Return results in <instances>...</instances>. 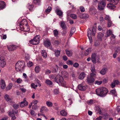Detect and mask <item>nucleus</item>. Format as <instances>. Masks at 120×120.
<instances>
[{
  "mask_svg": "<svg viewBox=\"0 0 120 120\" xmlns=\"http://www.w3.org/2000/svg\"><path fill=\"white\" fill-rule=\"evenodd\" d=\"M33 64L32 62L30 61H29L27 64V66L29 67H30L32 66Z\"/></svg>",
  "mask_w": 120,
  "mask_h": 120,
  "instance_id": "8fccbe9b",
  "label": "nucleus"
},
{
  "mask_svg": "<svg viewBox=\"0 0 120 120\" xmlns=\"http://www.w3.org/2000/svg\"><path fill=\"white\" fill-rule=\"evenodd\" d=\"M45 82L46 84L49 85H51L52 84V82L50 80L48 79L46 80Z\"/></svg>",
  "mask_w": 120,
  "mask_h": 120,
  "instance_id": "473e14b6",
  "label": "nucleus"
},
{
  "mask_svg": "<svg viewBox=\"0 0 120 120\" xmlns=\"http://www.w3.org/2000/svg\"><path fill=\"white\" fill-rule=\"evenodd\" d=\"M109 3L107 5V7L111 9L115 8L116 7L115 6L116 5L118 2V0H108Z\"/></svg>",
  "mask_w": 120,
  "mask_h": 120,
  "instance_id": "7ed1b4c3",
  "label": "nucleus"
},
{
  "mask_svg": "<svg viewBox=\"0 0 120 120\" xmlns=\"http://www.w3.org/2000/svg\"><path fill=\"white\" fill-rule=\"evenodd\" d=\"M41 1V0H33V3L35 4L40 5Z\"/></svg>",
  "mask_w": 120,
  "mask_h": 120,
  "instance_id": "2f4dec72",
  "label": "nucleus"
},
{
  "mask_svg": "<svg viewBox=\"0 0 120 120\" xmlns=\"http://www.w3.org/2000/svg\"><path fill=\"white\" fill-rule=\"evenodd\" d=\"M91 49L90 48H89L88 49L86 50L84 53V55L86 56L88 55L89 53L91 52Z\"/></svg>",
  "mask_w": 120,
  "mask_h": 120,
  "instance_id": "c85d7f7f",
  "label": "nucleus"
},
{
  "mask_svg": "<svg viewBox=\"0 0 120 120\" xmlns=\"http://www.w3.org/2000/svg\"><path fill=\"white\" fill-rule=\"evenodd\" d=\"M28 104L27 102L24 98L23 101L21 102L20 106L21 107H23L27 106Z\"/></svg>",
  "mask_w": 120,
  "mask_h": 120,
  "instance_id": "f8f14e48",
  "label": "nucleus"
},
{
  "mask_svg": "<svg viewBox=\"0 0 120 120\" xmlns=\"http://www.w3.org/2000/svg\"><path fill=\"white\" fill-rule=\"evenodd\" d=\"M73 66L75 68H77L79 66V64L78 63H75L74 64Z\"/></svg>",
  "mask_w": 120,
  "mask_h": 120,
  "instance_id": "4d7b16f0",
  "label": "nucleus"
},
{
  "mask_svg": "<svg viewBox=\"0 0 120 120\" xmlns=\"http://www.w3.org/2000/svg\"><path fill=\"white\" fill-rule=\"evenodd\" d=\"M107 24V27H110L113 24L112 21L111 20L108 21Z\"/></svg>",
  "mask_w": 120,
  "mask_h": 120,
  "instance_id": "ea45409f",
  "label": "nucleus"
},
{
  "mask_svg": "<svg viewBox=\"0 0 120 120\" xmlns=\"http://www.w3.org/2000/svg\"><path fill=\"white\" fill-rule=\"evenodd\" d=\"M107 70V68H104L100 71V73L102 75H105L106 72Z\"/></svg>",
  "mask_w": 120,
  "mask_h": 120,
  "instance_id": "6ab92c4d",
  "label": "nucleus"
},
{
  "mask_svg": "<svg viewBox=\"0 0 120 120\" xmlns=\"http://www.w3.org/2000/svg\"><path fill=\"white\" fill-rule=\"evenodd\" d=\"M40 70V68L38 66H37L35 68V71L36 73H38Z\"/></svg>",
  "mask_w": 120,
  "mask_h": 120,
  "instance_id": "de8ad7c7",
  "label": "nucleus"
},
{
  "mask_svg": "<svg viewBox=\"0 0 120 120\" xmlns=\"http://www.w3.org/2000/svg\"><path fill=\"white\" fill-rule=\"evenodd\" d=\"M104 34L100 32L98 34L97 38L100 40H101V38L103 37Z\"/></svg>",
  "mask_w": 120,
  "mask_h": 120,
  "instance_id": "bb28decb",
  "label": "nucleus"
},
{
  "mask_svg": "<svg viewBox=\"0 0 120 120\" xmlns=\"http://www.w3.org/2000/svg\"><path fill=\"white\" fill-rule=\"evenodd\" d=\"M86 76V74L84 72H82L79 75V78L80 79H83Z\"/></svg>",
  "mask_w": 120,
  "mask_h": 120,
  "instance_id": "aec40b11",
  "label": "nucleus"
},
{
  "mask_svg": "<svg viewBox=\"0 0 120 120\" xmlns=\"http://www.w3.org/2000/svg\"><path fill=\"white\" fill-rule=\"evenodd\" d=\"M0 86L1 88L3 89H4L6 86L4 81L3 79H1V80Z\"/></svg>",
  "mask_w": 120,
  "mask_h": 120,
  "instance_id": "f3484780",
  "label": "nucleus"
},
{
  "mask_svg": "<svg viewBox=\"0 0 120 120\" xmlns=\"http://www.w3.org/2000/svg\"><path fill=\"white\" fill-rule=\"evenodd\" d=\"M22 80L21 79L19 78L17 80V82L18 83H20L22 82Z\"/></svg>",
  "mask_w": 120,
  "mask_h": 120,
  "instance_id": "6e6d98bb",
  "label": "nucleus"
},
{
  "mask_svg": "<svg viewBox=\"0 0 120 120\" xmlns=\"http://www.w3.org/2000/svg\"><path fill=\"white\" fill-rule=\"evenodd\" d=\"M30 114H31L33 116H35L36 115V114H35L34 113V111L32 110H31Z\"/></svg>",
  "mask_w": 120,
  "mask_h": 120,
  "instance_id": "bf43d9fd",
  "label": "nucleus"
},
{
  "mask_svg": "<svg viewBox=\"0 0 120 120\" xmlns=\"http://www.w3.org/2000/svg\"><path fill=\"white\" fill-rule=\"evenodd\" d=\"M60 114L61 116H65L67 115L66 112L64 110H62L60 112Z\"/></svg>",
  "mask_w": 120,
  "mask_h": 120,
  "instance_id": "5701e85b",
  "label": "nucleus"
},
{
  "mask_svg": "<svg viewBox=\"0 0 120 120\" xmlns=\"http://www.w3.org/2000/svg\"><path fill=\"white\" fill-rule=\"evenodd\" d=\"M105 19L108 21L111 20L110 17L108 15H106L105 17Z\"/></svg>",
  "mask_w": 120,
  "mask_h": 120,
  "instance_id": "c9c22d12",
  "label": "nucleus"
},
{
  "mask_svg": "<svg viewBox=\"0 0 120 120\" xmlns=\"http://www.w3.org/2000/svg\"><path fill=\"white\" fill-rule=\"evenodd\" d=\"M70 17L73 19H77V16L75 14H71L70 15Z\"/></svg>",
  "mask_w": 120,
  "mask_h": 120,
  "instance_id": "58836bf2",
  "label": "nucleus"
},
{
  "mask_svg": "<svg viewBox=\"0 0 120 120\" xmlns=\"http://www.w3.org/2000/svg\"><path fill=\"white\" fill-rule=\"evenodd\" d=\"M95 11V9L93 7H91L90 9L89 12L91 14L94 13Z\"/></svg>",
  "mask_w": 120,
  "mask_h": 120,
  "instance_id": "393cba45",
  "label": "nucleus"
},
{
  "mask_svg": "<svg viewBox=\"0 0 120 120\" xmlns=\"http://www.w3.org/2000/svg\"><path fill=\"white\" fill-rule=\"evenodd\" d=\"M91 31L90 29L87 30V35L88 36H91Z\"/></svg>",
  "mask_w": 120,
  "mask_h": 120,
  "instance_id": "09e8293b",
  "label": "nucleus"
},
{
  "mask_svg": "<svg viewBox=\"0 0 120 120\" xmlns=\"http://www.w3.org/2000/svg\"><path fill=\"white\" fill-rule=\"evenodd\" d=\"M79 8L81 12H83L85 11V9L82 6L80 7Z\"/></svg>",
  "mask_w": 120,
  "mask_h": 120,
  "instance_id": "864d4df0",
  "label": "nucleus"
},
{
  "mask_svg": "<svg viewBox=\"0 0 120 120\" xmlns=\"http://www.w3.org/2000/svg\"><path fill=\"white\" fill-rule=\"evenodd\" d=\"M63 76L65 78H66L68 76V74L66 71H65L64 72L63 74Z\"/></svg>",
  "mask_w": 120,
  "mask_h": 120,
  "instance_id": "603ef678",
  "label": "nucleus"
},
{
  "mask_svg": "<svg viewBox=\"0 0 120 120\" xmlns=\"http://www.w3.org/2000/svg\"><path fill=\"white\" fill-rule=\"evenodd\" d=\"M112 32L110 30H108L106 33V34L107 37H108L112 34Z\"/></svg>",
  "mask_w": 120,
  "mask_h": 120,
  "instance_id": "a19ab883",
  "label": "nucleus"
},
{
  "mask_svg": "<svg viewBox=\"0 0 120 120\" xmlns=\"http://www.w3.org/2000/svg\"><path fill=\"white\" fill-rule=\"evenodd\" d=\"M59 93V89H55L54 90V93L55 94H57Z\"/></svg>",
  "mask_w": 120,
  "mask_h": 120,
  "instance_id": "a18cd8bd",
  "label": "nucleus"
},
{
  "mask_svg": "<svg viewBox=\"0 0 120 120\" xmlns=\"http://www.w3.org/2000/svg\"><path fill=\"white\" fill-rule=\"evenodd\" d=\"M101 90H102L101 91L103 95V97L105 96L108 92V90L105 87H100Z\"/></svg>",
  "mask_w": 120,
  "mask_h": 120,
  "instance_id": "6e6552de",
  "label": "nucleus"
},
{
  "mask_svg": "<svg viewBox=\"0 0 120 120\" xmlns=\"http://www.w3.org/2000/svg\"><path fill=\"white\" fill-rule=\"evenodd\" d=\"M53 34L54 36L55 37L58 36V31L57 30H55L53 31Z\"/></svg>",
  "mask_w": 120,
  "mask_h": 120,
  "instance_id": "79ce46f5",
  "label": "nucleus"
},
{
  "mask_svg": "<svg viewBox=\"0 0 120 120\" xmlns=\"http://www.w3.org/2000/svg\"><path fill=\"white\" fill-rule=\"evenodd\" d=\"M102 82L101 81H98L97 80L95 81V84H97L98 85H100L102 83Z\"/></svg>",
  "mask_w": 120,
  "mask_h": 120,
  "instance_id": "5fc2aeb1",
  "label": "nucleus"
},
{
  "mask_svg": "<svg viewBox=\"0 0 120 120\" xmlns=\"http://www.w3.org/2000/svg\"><path fill=\"white\" fill-rule=\"evenodd\" d=\"M65 51L67 55L68 56H72L73 53L71 50H66Z\"/></svg>",
  "mask_w": 120,
  "mask_h": 120,
  "instance_id": "b1692460",
  "label": "nucleus"
},
{
  "mask_svg": "<svg viewBox=\"0 0 120 120\" xmlns=\"http://www.w3.org/2000/svg\"><path fill=\"white\" fill-rule=\"evenodd\" d=\"M75 28L74 27H73L71 28V31L70 32L69 36L71 37L73 34L75 32Z\"/></svg>",
  "mask_w": 120,
  "mask_h": 120,
  "instance_id": "cd10ccee",
  "label": "nucleus"
},
{
  "mask_svg": "<svg viewBox=\"0 0 120 120\" xmlns=\"http://www.w3.org/2000/svg\"><path fill=\"white\" fill-rule=\"evenodd\" d=\"M60 26L63 29H66V25L63 22H60Z\"/></svg>",
  "mask_w": 120,
  "mask_h": 120,
  "instance_id": "f704fd0d",
  "label": "nucleus"
},
{
  "mask_svg": "<svg viewBox=\"0 0 120 120\" xmlns=\"http://www.w3.org/2000/svg\"><path fill=\"white\" fill-rule=\"evenodd\" d=\"M54 52V54L56 57H58L60 56V51L58 50H55Z\"/></svg>",
  "mask_w": 120,
  "mask_h": 120,
  "instance_id": "72a5a7b5",
  "label": "nucleus"
},
{
  "mask_svg": "<svg viewBox=\"0 0 120 120\" xmlns=\"http://www.w3.org/2000/svg\"><path fill=\"white\" fill-rule=\"evenodd\" d=\"M25 67V63L23 61H18L15 65L16 70L18 71H23Z\"/></svg>",
  "mask_w": 120,
  "mask_h": 120,
  "instance_id": "f257e3e1",
  "label": "nucleus"
},
{
  "mask_svg": "<svg viewBox=\"0 0 120 120\" xmlns=\"http://www.w3.org/2000/svg\"><path fill=\"white\" fill-rule=\"evenodd\" d=\"M46 104L48 107H51L52 106V103L50 101H46Z\"/></svg>",
  "mask_w": 120,
  "mask_h": 120,
  "instance_id": "49530a36",
  "label": "nucleus"
},
{
  "mask_svg": "<svg viewBox=\"0 0 120 120\" xmlns=\"http://www.w3.org/2000/svg\"><path fill=\"white\" fill-rule=\"evenodd\" d=\"M51 8L50 6H49L48 8L45 10V11L47 13H49L51 11Z\"/></svg>",
  "mask_w": 120,
  "mask_h": 120,
  "instance_id": "c03bdc74",
  "label": "nucleus"
},
{
  "mask_svg": "<svg viewBox=\"0 0 120 120\" xmlns=\"http://www.w3.org/2000/svg\"><path fill=\"white\" fill-rule=\"evenodd\" d=\"M90 69L92 72L95 73L96 71L95 70V66L94 65H91Z\"/></svg>",
  "mask_w": 120,
  "mask_h": 120,
  "instance_id": "4c0bfd02",
  "label": "nucleus"
},
{
  "mask_svg": "<svg viewBox=\"0 0 120 120\" xmlns=\"http://www.w3.org/2000/svg\"><path fill=\"white\" fill-rule=\"evenodd\" d=\"M23 28V30L25 31H29V29L28 28V26L26 25L25 26L22 27Z\"/></svg>",
  "mask_w": 120,
  "mask_h": 120,
  "instance_id": "37998d69",
  "label": "nucleus"
},
{
  "mask_svg": "<svg viewBox=\"0 0 120 120\" xmlns=\"http://www.w3.org/2000/svg\"><path fill=\"white\" fill-rule=\"evenodd\" d=\"M55 81L59 85L62 86L66 85V82L63 77L59 75H57L55 78Z\"/></svg>",
  "mask_w": 120,
  "mask_h": 120,
  "instance_id": "f03ea898",
  "label": "nucleus"
},
{
  "mask_svg": "<svg viewBox=\"0 0 120 120\" xmlns=\"http://www.w3.org/2000/svg\"><path fill=\"white\" fill-rule=\"evenodd\" d=\"M27 7L30 11H31L33 9V8L34 7V5L30 4L29 3L27 5Z\"/></svg>",
  "mask_w": 120,
  "mask_h": 120,
  "instance_id": "4be33fe9",
  "label": "nucleus"
},
{
  "mask_svg": "<svg viewBox=\"0 0 120 120\" xmlns=\"http://www.w3.org/2000/svg\"><path fill=\"white\" fill-rule=\"evenodd\" d=\"M95 73L92 72L90 74V75L89 76H91V77H95L96 75L95 74Z\"/></svg>",
  "mask_w": 120,
  "mask_h": 120,
  "instance_id": "13d9d810",
  "label": "nucleus"
},
{
  "mask_svg": "<svg viewBox=\"0 0 120 120\" xmlns=\"http://www.w3.org/2000/svg\"><path fill=\"white\" fill-rule=\"evenodd\" d=\"M79 89L80 90L84 91L86 90V86L82 84H79L78 86Z\"/></svg>",
  "mask_w": 120,
  "mask_h": 120,
  "instance_id": "9b49d317",
  "label": "nucleus"
},
{
  "mask_svg": "<svg viewBox=\"0 0 120 120\" xmlns=\"http://www.w3.org/2000/svg\"><path fill=\"white\" fill-rule=\"evenodd\" d=\"M48 109L45 106L42 107L40 110V112L43 113V112H46L48 111Z\"/></svg>",
  "mask_w": 120,
  "mask_h": 120,
  "instance_id": "a878e982",
  "label": "nucleus"
},
{
  "mask_svg": "<svg viewBox=\"0 0 120 120\" xmlns=\"http://www.w3.org/2000/svg\"><path fill=\"white\" fill-rule=\"evenodd\" d=\"M32 108L33 109L36 110L38 108V106L36 105H33Z\"/></svg>",
  "mask_w": 120,
  "mask_h": 120,
  "instance_id": "680f3d73",
  "label": "nucleus"
},
{
  "mask_svg": "<svg viewBox=\"0 0 120 120\" xmlns=\"http://www.w3.org/2000/svg\"><path fill=\"white\" fill-rule=\"evenodd\" d=\"M44 45L46 47H49L51 45L50 42L49 41H46L44 43Z\"/></svg>",
  "mask_w": 120,
  "mask_h": 120,
  "instance_id": "7c9ffc66",
  "label": "nucleus"
},
{
  "mask_svg": "<svg viewBox=\"0 0 120 120\" xmlns=\"http://www.w3.org/2000/svg\"><path fill=\"white\" fill-rule=\"evenodd\" d=\"M28 24L26 20L25 19H23L20 22V27H22V26L24 25L25 26L27 25Z\"/></svg>",
  "mask_w": 120,
  "mask_h": 120,
  "instance_id": "4468645a",
  "label": "nucleus"
},
{
  "mask_svg": "<svg viewBox=\"0 0 120 120\" xmlns=\"http://www.w3.org/2000/svg\"><path fill=\"white\" fill-rule=\"evenodd\" d=\"M6 64V63L4 59L0 58V67L2 68L4 67Z\"/></svg>",
  "mask_w": 120,
  "mask_h": 120,
  "instance_id": "9d476101",
  "label": "nucleus"
},
{
  "mask_svg": "<svg viewBox=\"0 0 120 120\" xmlns=\"http://www.w3.org/2000/svg\"><path fill=\"white\" fill-rule=\"evenodd\" d=\"M99 20L101 23H102L104 21V18L102 17H101L100 18Z\"/></svg>",
  "mask_w": 120,
  "mask_h": 120,
  "instance_id": "69168bd1",
  "label": "nucleus"
},
{
  "mask_svg": "<svg viewBox=\"0 0 120 120\" xmlns=\"http://www.w3.org/2000/svg\"><path fill=\"white\" fill-rule=\"evenodd\" d=\"M106 3L104 0H103L98 4V8L99 10H102L104 9Z\"/></svg>",
  "mask_w": 120,
  "mask_h": 120,
  "instance_id": "423d86ee",
  "label": "nucleus"
},
{
  "mask_svg": "<svg viewBox=\"0 0 120 120\" xmlns=\"http://www.w3.org/2000/svg\"><path fill=\"white\" fill-rule=\"evenodd\" d=\"M5 99L7 101H10L11 100V99L10 98L9 96L7 94H5L4 96Z\"/></svg>",
  "mask_w": 120,
  "mask_h": 120,
  "instance_id": "c756f323",
  "label": "nucleus"
},
{
  "mask_svg": "<svg viewBox=\"0 0 120 120\" xmlns=\"http://www.w3.org/2000/svg\"><path fill=\"white\" fill-rule=\"evenodd\" d=\"M86 80L87 83L90 85L92 84L95 81V79L93 77L89 76H87Z\"/></svg>",
  "mask_w": 120,
  "mask_h": 120,
  "instance_id": "0eeeda50",
  "label": "nucleus"
},
{
  "mask_svg": "<svg viewBox=\"0 0 120 120\" xmlns=\"http://www.w3.org/2000/svg\"><path fill=\"white\" fill-rule=\"evenodd\" d=\"M13 107L16 109H17L19 107V105L18 104H15L13 105Z\"/></svg>",
  "mask_w": 120,
  "mask_h": 120,
  "instance_id": "0e129e2a",
  "label": "nucleus"
},
{
  "mask_svg": "<svg viewBox=\"0 0 120 120\" xmlns=\"http://www.w3.org/2000/svg\"><path fill=\"white\" fill-rule=\"evenodd\" d=\"M73 63V62L71 60H68L67 62V64L69 65H72Z\"/></svg>",
  "mask_w": 120,
  "mask_h": 120,
  "instance_id": "3c124183",
  "label": "nucleus"
},
{
  "mask_svg": "<svg viewBox=\"0 0 120 120\" xmlns=\"http://www.w3.org/2000/svg\"><path fill=\"white\" fill-rule=\"evenodd\" d=\"M13 86V84L12 83H10L8 85V86L6 87V89L7 90H10L11 89Z\"/></svg>",
  "mask_w": 120,
  "mask_h": 120,
  "instance_id": "e433bc0d",
  "label": "nucleus"
},
{
  "mask_svg": "<svg viewBox=\"0 0 120 120\" xmlns=\"http://www.w3.org/2000/svg\"><path fill=\"white\" fill-rule=\"evenodd\" d=\"M41 56L44 58H45L47 57V54L46 51L45 50H42L41 51Z\"/></svg>",
  "mask_w": 120,
  "mask_h": 120,
  "instance_id": "412c9836",
  "label": "nucleus"
},
{
  "mask_svg": "<svg viewBox=\"0 0 120 120\" xmlns=\"http://www.w3.org/2000/svg\"><path fill=\"white\" fill-rule=\"evenodd\" d=\"M91 60L94 64H95L96 62H98L99 59L98 56H97L96 54L94 53L91 55Z\"/></svg>",
  "mask_w": 120,
  "mask_h": 120,
  "instance_id": "39448f33",
  "label": "nucleus"
},
{
  "mask_svg": "<svg viewBox=\"0 0 120 120\" xmlns=\"http://www.w3.org/2000/svg\"><path fill=\"white\" fill-rule=\"evenodd\" d=\"M100 44L99 42L98 41H96L94 42V45L96 46H97Z\"/></svg>",
  "mask_w": 120,
  "mask_h": 120,
  "instance_id": "338daca9",
  "label": "nucleus"
},
{
  "mask_svg": "<svg viewBox=\"0 0 120 120\" xmlns=\"http://www.w3.org/2000/svg\"><path fill=\"white\" fill-rule=\"evenodd\" d=\"M45 73L46 74H49L51 73V71L49 69H47L45 70Z\"/></svg>",
  "mask_w": 120,
  "mask_h": 120,
  "instance_id": "e2e57ef3",
  "label": "nucleus"
},
{
  "mask_svg": "<svg viewBox=\"0 0 120 120\" xmlns=\"http://www.w3.org/2000/svg\"><path fill=\"white\" fill-rule=\"evenodd\" d=\"M102 90H101L100 87L96 89V92L97 95L99 96L103 97V95L101 91Z\"/></svg>",
  "mask_w": 120,
  "mask_h": 120,
  "instance_id": "1a4fd4ad",
  "label": "nucleus"
},
{
  "mask_svg": "<svg viewBox=\"0 0 120 120\" xmlns=\"http://www.w3.org/2000/svg\"><path fill=\"white\" fill-rule=\"evenodd\" d=\"M87 102V103L88 105H91L93 103V100L91 99L89 100Z\"/></svg>",
  "mask_w": 120,
  "mask_h": 120,
  "instance_id": "052dcab7",
  "label": "nucleus"
},
{
  "mask_svg": "<svg viewBox=\"0 0 120 120\" xmlns=\"http://www.w3.org/2000/svg\"><path fill=\"white\" fill-rule=\"evenodd\" d=\"M17 46L14 45H10L7 46L8 50L9 51H12L17 49Z\"/></svg>",
  "mask_w": 120,
  "mask_h": 120,
  "instance_id": "ddd939ff",
  "label": "nucleus"
},
{
  "mask_svg": "<svg viewBox=\"0 0 120 120\" xmlns=\"http://www.w3.org/2000/svg\"><path fill=\"white\" fill-rule=\"evenodd\" d=\"M40 36L39 35L36 36L34 38V39L30 40L29 41V43H28L29 45L31 46V44L33 45H36L38 44L39 42Z\"/></svg>",
  "mask_w": 120,
  "mask_h": 120,
  "instance_id": "20e7f679",
  "label": "nucleus"
},
{
  "mask_svg": "<svg viewBox=\"0 0 120 120\" xmlns=\"http://www.w3.org/2000/svg\"><path fill=\"white\" fill-rule=\"evenodd\" d=\"M55 12L56 14L59 16L62 17L63 12L60 9H56L55 10Z\"/></svg>",
  "mask_w": 120,
  "mask_h": 120,
  "instance_id": "dca6fc26",
  "label": "nucleus"
},
{
  "mask_svg": "<svg viewBox=\"0 0 120 120\" xmlns=\"http://www.w3.org/2000/svg\"><path fill=\"white\" fill-rule=\"evenodd\" d=\"M5 7V3L3 1H0V10L3 9Z\"/></svg>",
  "mask_w": 120,
  "mask_h": 120,
  "instance_id": "a211bd4d",
  "label": "nucleus"
},
{
  "mask_svg": "<svg viewBox=\"0 0 120 120\" xmlns=\"http://www.w3.org/2000/svg\"><path fill=\"white\" fill-rule=\"evenodd\" d=\"M116 110L118 112L120 113V106L117 107L116 108Z\"/></svg>",
  "mask_w": 120,
  "mask_h": 120,
  "instance_id": "774afa93",
  "label": "nucleus"
},
{
  "mask_svg": "<svg viewBox=\"0 0 120 120\" xmlns=\"http://www.w3.org/2000/svg\"><path fill=\"white\" fill-rule=\"evenodd\" d=\"M81 15H79V17L82 19H86L88 18L89 17V15L86 14H81Z\"/></svg>",
  "mask_w": 120,
  "mask_h": 120,
  "instance_id": "2eb2a0df",
  "label": "nucleus"
}]
</instances>
